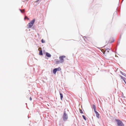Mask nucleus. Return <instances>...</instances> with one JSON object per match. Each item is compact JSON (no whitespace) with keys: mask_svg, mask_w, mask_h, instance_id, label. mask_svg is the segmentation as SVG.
Segmentation results:
<instances>
[{"mask_svg":"<svg viewBox=\"0 0 126 126\" xmlns=\"http://www.w3.org/2000/svg\"><path fill=\"white\" fill-rule=\"evenodd\" d=\"M95 113L96 115V117L98 118L99 119V114L97 112H96V113Z\"/></svg>","mask_w":126,"mask_h":126,"instance_id":"obj_5","label":"nucleus"},{"mask_svg":"<svg viewBox=\"0 0 126 126\" xmlns=\"http://www.w3.org/2000/svg\"><path fill=\"white\" fill-rule=\"evenodd\" d=\"M60 99L62 100H63V95L62 93H60Z\"/></svg>","mask_w":126,"mask_h":126,"instance_id":"obj_9","label":"nucleus"},{"mask_svg":"<svg viewBox=\"0 0 126 126\" xmlns=\"http://www.w3.org/2000/svg\"><path fill=\"white\" fill-rule=\"evenodd\" d=\"M92 108L94 109H96L95 106L93 104L92 106Z\"/></svg>","mask_w":126,"mask_h":126,"instance_id":"obj_14","label":"nucleus"},{"mask_svg":"<svg viewBox=\"0 0 126 126\" xmlns=\"http://www.w3.org/2000/svg\"><path fill=\"white\" fill-rule=\"evenodd\" d=\"M120 76L121 78L123 80L125 79H126V78H125L124 77H122V76H121V75H120Z\"/></svg>","mask_w":126,"mask_h":126,"instance_id":"obj_15","label":"nucleus"},{"mask_svg":"<svg viewBox=\"0 0 126 126\" xmlns=\"http://www.w3.org/2000/svg\"><path fill=\"white\" fill-rule=\"evenodd\" d=\"M80 113L81 114H82L83 113V112L82 111V110H80Z\"/></svg>","mask_w":126,"mask_h":126,"instance_id":"obj_18","label":"nucleus"},{"mask_svg":"<svg viewBox=\"0 0 126 126\" xmlns=\"http://www.w3.org/2000/svg\"><path fill=\"white\" fill-rule=\"evenodd\" d=\"M84 37H86L85 36H84Z\"/></svg>","mask_w":126,"mask_h":126,"instance_id":"obj_28","label":"nucleus"},{"mask_svg":"<svg viewBox=\"0 0 126 126\" xmlns=\"http://www.w3.org/2000/svg\"><path fill=\"white\" fill-rule=\"evenodd\" d=\"M82 117L83 118V119L85 120H86V118L85 117V116H84V115H82Z\"/></svg>","mask_w":126,"mask_h":126,"instance_id":"obj_16","label":"nucleus"},{"mask_svg":"<svg viewBox=\"0 0 126 126\" xmlns=\"http://www.w3.org/2000/svg\"><path fill=\"white\" fill-rule=\"evenodd\" d=\"M94 111L95 113L97 112L96 111V109H94Z\"/></svg>","mask_w":126,"mask_h":126,"instance_id":"obj_19","label":"nucleus"},{"mask_svg":"<svg viewBox=\"0 0 126 126\" xmlns=\"http://www.w3.org/2000/svg\"><path fill=\"white\" fill-rule=\"evenodd\" d=\"M60 63H61L60 61L59 60L57 61H55V63L56 64H59Z\"/></svg>","mask_w":126,"mask_h":126,"instance_id":"obj_12","label":"nucleus"},{"mask_svg":"<svg viewBox=\"0 0 126 126\" xmlns=\"http://www.w3.org/2000/svg\"><path fill=\"white\" fill-rule=\"evenodd\" d=\"M35 19H33L30 22V23H31L33 25L35 22Z\"/></svg>","mask_w":126,"mask_h":126,"instance_id":"obj_8","label":"nucleus"},{"mask_svg":"<svg viewBox=\"0 0 126 126\" xmlns=\"http://www.w3.org/2000/svg\"><path fill=\"white\" fill-rule=\"evenodd\" d=\"M62 118L63 121H66L68 119V114L67 113H66V111L65 110L63 112L62 116Z\"/></svg>","mask_w":126,"mask_h":126,"instance_id":"obj_1","label":"nucleus"},{"mask_svg":"<svg viewBox=\"0 0 126 126\" xmlns=\"http://www.w3.org/2000/svg\"><path fill=\"white\" fill-rule=\"evenodd\" d=\"M57 72V71H56V69L55 68L53 69V73L54 74H55Z\"/></svg>","mask_w":126,"mask_h":126,"instance_id":"obj_10","label":"nucleus"},{"mask_svg":"<svg viewBox=\"0 0 126 126\" xmlns=\"http://www.w3.org/2000/svg\"><path fill=\"white\" fill-rule=\"evenodd\" d=\"M120 0H119V2L120 1Z\"/></svg>","mask_w":126,"mask_h":126,"instance_id":"obj_30","label":"nucleus"},{"mask_svg":"<svg viewBox=\"0 0 126 126\" xmlns=\"http://www.w3.org/2000/svg\"><path fill=\"white\" fill-rule=\"evenodd\" d=\"M46 55L47 57L49 58L50 57H51V55L47 52H46Z\"/></svg>","mask_w":126,"mask_h":126,"instance_id":"obj_4","label":"nucleus"},{"mask_svg":"<svg viewBox=\"0 0 126 126\" xmlns=\"http://www.w3.org/2000/svg\"><path fill=\"white\" fill-rule=\"evenodd\" d=\"M115 121L117 122V124L118 126H124L123 123L119 120L116 119Z\"/></svg>","mask_w":126,"mask_h":126,"instance_id":"obj_2","label":"nucleus"},{"mask_svg":"<svg viewBox=\"0 0 126 126\" xmlns=\"http://www.w3.org/2000/svg\"><path fill=\"white\" fill-rule=\"evenodd\" d=\"M28 25H29V26L28 27V28H31L32 26L33 25L31 23H30V22L29 23Z\"/></svg>","mask_w":126,"mask_h":126,"instance_id":"obj_6","label":"nucleus"},{"mask_svg":"<svg viewBox=\"0 0 126 126\" xmlns=\"http://www.w3.org/2000/svg\"><path fill=\"white\" fill-rule=\"evenodd\" d=\"M107 52H109V51H107Z\"/></svg>","mask_w":126,"mask_h":126,"instance_id":"obj_27","label":"nucleus"},{"mask_svg":"<svg viewBox=\"0 0 126 126\" xmlns=\"http://www.w3.org/2000/svg\"><path fill=\"white\" fill-rule=\"evenodd\" d=\"M41 42L42 43H45V41L43 39H42L41 40Z\"/></svg>","mask_w":126,"mask_h":126,"instance_id":"obj_17","label":"nucleus"},{"mask_svg":"<svg viewBox=\"0 0 126 126\" xmlns=\"http://www.w3.org/2000/svg\"><path fill=\"white\" fill-rule=\"evenodd\" d=\"M56 69V71H60L61 70V68L60 67H59L58 68H55Z\"/></svg>","mask_w":126,"mask_h":126,"instance_id":"obj_7","label":"nucleus"},{"mask_svg":"<svg viewBox=\"0 0 126 126\" xmlns=\"http://www.w3.org/2000/svg\"><path fill=\"white\" fill-rule=\"evenodd\" d=\"M124 0H122V2Z\"/></svg>","mask_w":126,"mask_h":126,"instance_id":"obj_26","label":"nucleus"},{"mask_svg":"<svg viewBox=\"0 0 126 126\" xmlns=\"http://www.w3.org/2000/svg\"><path fill=\"white\" fill-rule=\"evenodd\" d=\"M107 50L108 49V50H110V49L109 48H108V49H107Z\"/></svg>","mask_w":126,"mask_h":126,"instance_id":"obj_24","label":"nucleus"},{"mask_svg":"<svg viewBox=\"0 0 126 126\" xmlns=\"http://www.w3.org/2000/svg\"><path fill=\"white\" fill-rule=\"evenodd\" d=\"M19 10L20 11L21 13H23L22 11L20 9H19Z\"/></svg>","mask_w":126,"mask_h":126,"instance_id":"obj_20","label":"nucleus"},{"mask_svg":"<svg viewBox=\"0 0 126 126\" xmlns=\"http://www.w3.org/2000/svg\"><path fill=\"white\" fill-rule=\"evenodd\" d=\"M121 38V37H120V38Z\"/></svg>","mask_w":126,"mask_h":126,"instance_id":"obj_29","label":"nucleus"},{"mask_svg":"<svg viewBox=\"0 0 126 126\" xmlns=\"http://www.w3.org/2000/svg\"><path fill=\"white\" fill-rule=\"evenodd\" d=\"M114 41V40H113L112 41H111L110 43H112Z\"/></svg>","mask_w":126,"mask_h":126,"instance_id":"obj_21","label":"nucleus"},{"mask_svg":"<svg viewBox=\"0 0 126 126\" xmlns=\"http://www.w3.org/2000/svg\"><path fill=\"white\" fill-rule=\"evenodd\" d=\"M120 73L122 75H123L125 77H126V74L125 73L122 72L121 71H120Z\"/></svg>","mask_w":126,"mask_h":126,"instance_id":"obj_13","label":"nucleus"},{"mask_svg":"<svg viewBox=\"0 0 126 126\" xmlns=\"http://www.w3.org/2000/svg\"><path fill=\"white\" fill-rule=\"evenodd\" d=\"M30 101H31L32 100V98L31 97L30 98Z\"/></svg>","mask_w":126,"mask_h":126,"instance_id":"obj_22","label":"nucleus"},{"mask_svg":"<svg viewBox=\"0 0 126 126\" xmlns=\"http://www.w3.org/2000/svg\"><path fill=\"white\" fill-rule=\"evenodd\" d=\"M123 80L124 81L125 83L126 84V81L125 80V79L124 80Z\"/></svg>","mask_w":126,"mask_h":126,"instance_id":"obj_23","label":"nucleus"},{"mask_svg":"<svg viewBox=\"0 0 126 126\" xmlns=\"http://www.w3.org/2000/svg\"><path fill=\"white\" fill-rule=\"evenodd\" d=\"M39 54L40 55H42V56L43 55V52H42V50L39 51Z\"/></svg>","mask_w":126,"mask_h":126,"instance_id":"obj_11","label":"nucleus"},{"mask_svg":"<svg viewBox=\"0 0 126 126\" xmlns=\"http://www.w3.org/2000/svg\"><path fill=\"white\" fill-rule=\"evenodd\" d=\"M65 57V56L64 55L60 56L59 57V58L60 59V61L61 63H62L64 62V60L63 58Z\"/></svg>","mask_w":126,"mask_h":126,"instance_id":"obj_3","label":"nucleus"},{"mask_svg":"<svg viewBox=\"0 0 126 126\" xmlns=\"http://www.w3.org/2000/svg\"><path fill=\"white\" fill-rule=\"evenodd\" d=\"M121 97H124V96H123H123H121Z\"/></svg>","mask_w":126,"mask_h":126,"instance_id":"obj_25","label":"nucleus"}]
</instances>
